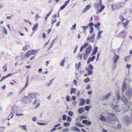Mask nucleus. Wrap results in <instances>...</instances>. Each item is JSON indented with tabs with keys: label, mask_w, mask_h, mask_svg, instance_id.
Listing matches in <instances>:
<instances>
[{
	"label": "nucleus",
	"mask_w": 132,
	"mask_h": 132,
	"mask_svg": "<svg viewBox=\"0 0 132 132\" xmlns=\"http://www.w3.org/2000/svg\"><path fill=\"white\" fill-rule=\"evenodd\" d=\"M121 99L123 102V103L125 104L126 105V106L127 107V108L125 110V111L126 112H127L128 110L130 108L129 105H127V104H128V101L127 100L126 97L124 96H122L121 98Z\"/></svg>",
	"instance_id": "1"
},
{
	"label": "nucleus",
	"mask_w": 132,
	"mask_h": 132,
	"mask_svg": "<svg viewBox=\"0 0 132 132\" xmlns=\"http://www.w3.org/2000/svg\"><path fill=\"white\" fill-rule=\"evenodd\" d=\"M28 96V98L30 101H31L32 98H35L36 97V94L35 93H34L29 94Z\"/></svg>",
	"instance_id": "2"
},
{
	"label": "nucleus",
	"mask_w": 132,
	"mask_h": 132,
	"mask_svg": "<svg viewBox=\"0 0 132 132\" xmlns=\"http://www.w3.org/2000/svg\"><path fill=\"white\" fill-rule=\"evenodd\" d=\"M92 36L90 37H88L87 38V40L89 41H91L93 43H94L95 40V34H93L92 35Z\"/></svg>",
	"instance_id": "3"
},
{
	"label": "nucleus",
	"mask_w": 132,
	"mask_h": 132,
	"mask_svg": "<svg viewBox=\"0 0 132 132\" xmlns=\"http://www.w3.org/2000/svg\"><path fill=\"white\" fill-rule=\"evenodd\" d=\"M126 94L128 97H130L132 96V90L131 88L128 89L126 91Z\"/></svg>",
	"instance_id": "4"
},
{
	"label": "nucleus",
	"mask_w": 132,
	"mask_h": 132,
	"mask_svg": "<svg viewBox=\"0 0 132 132\" xmlns=\"http://www.w3.org/2000/svg\"><path fill=\"white\" fill-rule=\"evenodd\" d=\"M113 62L115 63H117L118 60L119 59V56L118 55L115 54L114 56L113 57Z\"/></svg>",
	"instance_id": "5"
},
{
	"label": "nucleus",
	"mask_w": 132,
	"mask_h": 132,
	"mask_svg": "<svg viewBox=\"0 0 132 132\" xmlns=\"http://www.w3.org/2000/svg\"><path fill=\"white\" fill-rule=\"evenodd\" d=\"M91 46L90 45L86 49L85 51L86 53L88 54H89L91 52Z\"/></svg>",
	"instance_id": "6"
},
{
	"label": "nucleus",
	"mask_w": 132,
	"mask_h": 132,
	"mask_svg": "<svg viewBox=\"0 0 132 132\" xmlns=\"http://www.w3.org/2000/svg\"><path fill=\"white\" fill-rule=\"evenodd\" d=\"M111 95V93H109L105 96H103L101 98V100H105L109 98Z\"/></svg>",
	"instance_id": "7"
},
{
	"label": "nucleus",
	"mask_w": 132,
	"mask_h": 132,
	"mask_svg": "<svg viewBox=\"0 0 132 132\" xmlns=\"http://www.w3.org/2000/svg\"><path fill=\"white\" fill-rule=\"evenodd\" d=\"M112 9L113 10H114L117 9L119 8V4H113L111 6Z\"/></svg>",
	"instance_id": "8"
},
{
	"label": "nucleus",
	"mask_w": 132,
	"mask_h": 132,
	"mask_svg": "<svg viewBox=\"0 0 132 132\" xmlns=\"http://www.w3.org/2000/svg\"><path fill=\"white\" fill-rule=\"evenodd\" d=\"M125 30H123L121 31L119 34V36L123 38H124L126 37V33H125Z\"/></svg>",
	"instance_id": "9"
},
{
	"label": "nucleus",
	"mask_w": 132,
	"mask_h": 132,
	"mask_svg": "<svg viewBox=\"0 0 132 132\" xmlns=\"http://www.w3.org/2000/svg\"><path fill=\"white\" fill-rule=\"evenodd\" d=\"M126 89L127 87L126 86V83L124 82L122 85V92H124Z\"/></svg>",
	"instance_id": "10"
},
{
	"label": "nucleus",
	"mask_w": 132,
	"mask_h": 132,
	"mask_svg": "<svg viewBox=\"0 0 132 132\" xmlns=\"http://www.w3.org/2000/svg\"><path fill=\"white\" fill-rule=\"evenodd\" d=\"M81 101L79 103V105L80 106H82L86 102V100L84 99H80Z\"/></svg>",
	"instance_id": "11"
},
{
	"label": "nucleus",
	"mask_w": 132,
	"mask_h": 132,
	"mask_svg": "<svg viewBox=\"0 0 132 132\" xmlns=\"http://www.w3.org/2000/svg\"><path fill=\"white\" fill-rule=\"evenodd\" d=\"M71 130L72 131H80V129L74 126H73L71 127Z\"/></svg>",
	"instance_id": "12"
},
{
	"label": "nucleus",
	"mask_w": 132,
	"mask_h": 132,
	"mask_svg": "<svg viewBox=\"0 0 132 132\" xmlns=\"http://www.w3.org/2000/svg\"><path fill=\"white\" fill-rule=\"evenodd\" d=\"M95 56H93L92 58L91 57H89L87 61V63H89L90 61H93L95 59Z\"/></svg>",
	"instance_id": "13"
},
{
	"label": "nucleus",
	"mask_w": 132,
	"mask_h": 132,
	"mask_svg": "<svg viewBox=\"0 0 132 132\" xmlns=\"http://www.w3.org/2000/svg\"><path fill=\"white\" fill-rule=\"evenodd\" d=\"M30 55H35L36 54V51L34 50H29Z\"/></svg>",
	"instance_id": "14"
},
{
	"label": "nucleus",
	"mask_w": 132,
	"mask_h": 132,
	"mask_svg": "<svg viewBox=\"0 0 132 132\" xmlns=\"http://www.w3.org/2000/svg\"><path fill=\"white\" fill-rule=\"evenodd\" d=\"M22 101L23 102L27 103L29 101L28 98V96H24L22 99Z\"/></svg>",
	"instance_id": "15"
},
{
	"label": "nucleus",
	"mask_w": 132,
	"mask_h": 132,
	"mask_svg": "<svg viewBox=\"0 0 132 132\" xmlns=\"http://www.w3.org/2000/svg\"><path fill=\"white\" fill-rule=\"evenodd\" d=\"M123 120L125 122H129L130 120L129 117L126 115L123 118Z\"/></svg>",
	"instance_id": "16"
},
{
	"label": "nucleus",
	"mask_w": 132,
	"mask_h": 132,
	"mask_svg": "<svg viewBox=\"0 0 132 132\" xmlns=\"http://www.w3.org/2000/svg\"><path fill=\"white\" fill-rule=\"evenodd\" d=\"M15 109L16 108L15 107L14 108L13 106L12 107L11 109L12 111L11 112V113L9 115V116H10L11 115H12L13 114H14L15 112Z\"/></svg>",
	"instance_id": "17"
},
{
	"label": "nucleus",
	"mask_w": 132,
	"mask_h": 132,
	"mask_svg": "<svg viewBox=\"0 0 132 132\" xmlns=\"http://www.w3.org/2000/svg\"><path fill=\"white\" fill-rule=\"evenodd\" d=\"M98 48V47H94V50L93 52V54L94 55L97 52Z\"/></svg>",
	"instance_id": "18"
},
{
	"label": "nucleus",
	"mask_w": 132,
	"mask_h": 132,
	"mask_svg": "<svg viewBox=\"0 0 132 132\" xmlns=\"http://www.w3.org/2000/svg\"><path fill=\"white\" fill-rule=\"evenodd\" d=\"M29 46L28 45H26L24 46L22 49V50L24 51H26L28 49L29 47Z\"/></svg>",
	"instance_id": "19"
},
{
	"label": "nucleus",
	"mask_w": 132,
	"mask_h": 132,
	"mask_svg": "<svg viewBox=\"0 0 132 132\" xmlns=\"http://www.w3.org/2000/svg\"><path fill=\"white\" fill-rule=\"evenodd\" d=\"M119 108V106L118 105L115 106L113 108V109L114 111L118 110Z\"/></svg>",
	"instance_id": "20"
},
{
	"label": "nucleus",
	"mask_w": 132,
	"mask_h": 132,
	"mask_svg": "<svg viewBox=\"0 0 132 132\" xmlns=\"http://www.w3.org/2000/svg\"><path fill=\"white\" fill-rule=\"evenodd\" d=\"M101 23L100 22H98L96 24H94V26L96 29H98L97 28L99 27Z\"/></svg>",
	"instance_id": "21"
},
{
	"label": "nucleus",
	"mask_w": 132,
	"mask_h": 132,
	"mask_svg": "<svg viewBox=\"0 0 132 132\" xmlns=\"http://www.w3.org/2000/svg\"><path fill=\"white\" fill-rule=\"evenodd\" d=\"M19 126L20 127H22V129L26 131L27 130V129L26 127V125H19Z\"/></svg>",
	"instance_id": "22"
},
{
	"label": "nucleus",
	"mask_w": 132,
	"mask_h": 132,
	"mask_svg": "<svg viewBox=\"0 0 132 132\" xmlns=\"http://www.w3.org/2000/svg\"><path fill=\"white\" fill-rule=\"evenodd\" d=\"M84 111V110H83V107L80 108L78 110V112L80 114L82 113Z\"/></svg>",
	"instance_id": "23"
},
{
	"label": "nucleus",
	"mask_w": 132,
	"mask_h": 132,
	"mask_svg": "<svg viewBox=\"0 0 132 132\" xmlns=\"http://www.w3.org/2000/svg\"><path fill=\"white\" fill-rule=\"evenodd\" d=\"M38 26V25L37 23L35 24L32 28V30L33 31H35L37 28Z\"/></svg>",
	"instance_id": "24"
},
{
	"label": "nucleus",
	"mask_w": 132,
	"mask_h": 132,
	"mask_svg": "<svg viewBox=\"0 0 132 132\" xmlns=\"http://www.w3.org/2000/svg\"><path fill=\"white\" fill-rule=\"evenodd\" d=\"M100 119L102 121L105 122L106 121V119L105 117L104 116H101L100 118Z\"/></svg>",
	"instance_id": "25"
},
{
	"label": "nucleus",
	"mask_w": 132,
	"mask_h": 132,
	"mask_svg": "<svg viewBox=\"0 0 132 132\" xmlns=\"http://www.w3.org/2000/svg\"><path fill=\"white\" fill-rule=\"evenodd\" d=\"M76 89L75 88H73L71 87V90L70 91V94H72V93H75V92Z\"/></svg>",
	"instance_id": "26"
},
{
	"label": "nucleus",
	"mask_w": 132,
	"mask_h": 132,
	"mask_svg": "<svg viewBox=\"0 0 132 132\" xmlns=\"http://www.w3.org/2000/svg\"><path fill=\"white\" fill-rule=\"evenodd\" d=\"M88 54H87L86 53L84 54V55L83 57L84 60H86L87 59L88 57Z\"/></svg>",
	"instance_id": "27"
},
{
	"label": "nucleus",
	"mask_w": 132,
	"mask_h": 132,
	"mask_svg": "<svg viewBox=\"0 0 132 132\" xmlns=\"http://www.w3.org/2000/svg\"><path fill=\"white\" fill-rule=\"evenodd\" d=\"M65 62V58H64L61 61L60 63V65L61 66H63L64 65V63Z\"/></svg>",
	"instance_id": "28"
},
{
	"label": "nucleus",
	"mask_w": 132,
	"mask_h": 132,
	"mask_svg": "<svg viewBox=\"0 0 132 132\" xmlns=\"http://www.w3.org/2000/svg\"><path fill=\"white\" fill-rule=\"evenodd\" d=\"M54 79H52L50 80V82L46 84V85L48 86V87L49 86H50L52 84V81Z\"/></svg>",
	"instance_id": "29"
},
{
	"label": "nucleus",
	"mask_w": 132,
	"mask_h": 132,
	"mask_svg": "<svg viewBox=\"0 0 132 132\" xmlns=\"http://www.w3.org/2000/svg\"><path fill=\"white\" fill-rule=\"evenodd\" d=\"M130 57V56H128L125 57V62H127L129 60Z\"/></svg>",
	"instance_id": "30"
},
{
	"label": "nucleus",
	"mask_w": 132,
	"mask_h": 132,
	"mask_svg": "<svg viewBox=\"0 0 132 132\" xmlns=\"http://www.w3.org/2000/svg\"><path fill=\"white\" fill-rule=\"evenodd\" d=\"M81 65V62H79L78 64V65H77V64L76 63L75 64V66L77 67V70H78L80 67V66Z\"/></svg>",
	"instance_id": "31"
},
{
	"label": "nucleus",
	"mask_w": 132,
	"mask_h": 132,
	"mask_svg": "<svg viewBox=\"0 0 132 132\" xmlns=\"http://www.w3.org/2000/svg\"><path fill=\"white\" fill-rule=\"evenodd\" d=\"M30 52H29V51H28L27 52L25 55V56L26 57H30Z\"/></svg>",
	"instance_id": "32"
},
{
	"label": "nucleus",
	"mask_w": 132,
	"mask_h": 132,
	"mask_svg": "<svg viewBox=\"0 0 132 132\" xmlns=\"http://www.w3.org/2000/svg\"><path fill=\"white\" fill-rule=\"evenodd\" d=\"M91 107V106H86L85 107V109L87 111H88L89 109Z\"/></svg>",
	"instance_id": "33"
},
{
	"label": "nucleus",
	"mask_w": 132,
	"mask_h": 132,
	"mask_svg": "<svg viewBox=\"0 0 132 132\" xmlns=\"http://www.w3.org/2000/svg\"><path fill=\"white\" fill-rule=\"evenodd\" d=\"M88 67L91 70H92L94 69L93 66L90 64L88 65Z\"/></svg>",
	"instance_id": "34"
},
{
	"label": "nucleus",
	"mask_w": 132,
	"mask_h": 132,
	"mask_svg": "<svg viewBox=\"0 0 132 132\" xmlns=\"http://www.w3.org/2000/svg\"><path fill=\"white\" fill-rule=\"evenodd\" d=\"M105 7V6H104L102 5L101 7V8L98 11V12H99V13H100L101 11L104 9Z\"/></svg>",
	"instance_id": "35"
},
{
	"label": "nucleus",
	"mask_w": 132,
	"mask_h": 132,
	"mask_svg": "<svg viewBox=\"0 0 132 132\" xmlns=\"http://www.w3.org/2000/svg\"><path fill=\"white\" fill-rule=\"evenodd\" d=\"M90 80V79L88 77H87L84 80V82L86 83H87Z\"/></svg>",
	"instance_id": "36"
},
{
	"label": "nucleus",
	"mask_w": 132,
	"mask_h": 132,
	"mask_svg": "<svg viewBox=\"0 0 132 132\" xmlns=\"http://www.w3.org/2000/svg\"><path fill=\"white\" fill-rule=\"evenodd\" d=\"M123 25L124 26L125 28H126L127 26V25L129 23V21H127L125 23H123Z\"/></svg>",
	"instance_id": "37"
},
{
	"label": "nucleus",
	"mask_w": 132,
	"mask_h": 132,
	"mask_svg": "<svg viewBox=\"0 0 132 132\" xmlns=\"http://www.w3.org/2000/svg\"><path fill=\"white\" fill-rule=\"evenodd\" d=\"M81 27H82L83 29H85V30L83 32H85L86 30V29L87 28H88V26H81Z\"/></svg>",
	"instance_id": "38"
},
{
	"label": "nucleus",
	"mask_w": 132,
	"mask_h": 132,
	"mask_svg": "<svg viewBox=\"0 0 132 132\" xmlns=\"http://www.w3.org/2000/svg\"><path fill=\"white\" fill-rule=\"evenodd\" d=\"M93 73V71L91 70H89L87 72V74L88 76L92 74Z\"/></svg>",
	"instance_id": "39"
},
{
	"label": "nucleus",
	"mask_w": 132,
	"mask_h": 132,
	"mask_svg": "<svg viewBox=\"0 0 132 132\" xmlns=\"http://www.w3.org/2000/svg\"><path fill=\"white\" fill-rule=\"evenodd\" d=\"M3 32L6 35L7 34V32L4 27H3Z\"/></svg>",
	"instance_id": "40"
},
{
	"label": "nucleus",
	"mask_w": 132,
	"mask_h": 132,
	"mask_svg": "<svg viewBox=\"0 0 132 132\" xmlns=\"http://www.w3.org/2000/svg\"><path fill=\"white\" fill-rule=\"evenodd\" d=\"M73 114V113L72 111H69L68 112V114L70 116H72Z\"/></svg>",
	"instance_id": "41"
},
{
	"label": "nucleus",
	"mask_w": 132,
	"mask_h": 132,
	"mask_svg": "<svg viewBox=\"0 0 132 132\" xmlns=\"http://www.w3.org/2000/svg\"><path fill=\"white\" fill-rule=\"evenodd\" d=\"M119 18L122 21H124L125 19L124 17L121 15H120Z\"/></svg>",
	"instance_id": "42"
},
{
	"label": "nucleus",
	"mask_w": 132,
	"mask_h": 132,
	"mask_svg": "<svg viewBox=\"0 0 132 132\" xmlns=\"http://www.w3.org/2000/svg\"><path fill=\"white\" fill-rule=\"evenodd\" d=\"M63 125L65 127H68L69 125V123L67 122H65L63 123Z\"/></svg>",
	"instance_id": "43"
},
{
	"label": "nucleus",
	"mask_w": 132,
	"mask_h": 132,
	"mask_svg": "<svg viewBox=\"0 0 132 132\" xmlns=\"http://www.w3.org/2000/svg\"><path fill=\"white\" fill-rule=\"evenodd\" d=\"M71 120V118L69 116H68L67 119V121L68 122H70Z\"/></svg>",
	"instance_id": "44"
},
{
	"label": "nucleus",
	"mask_w": 132,
	"mask_h": 132,
	"mask_svg": "<svg viewBox=\"0 0 132 132\" xmlns=\"http://www.w3.org/2000/svg\"><path fill=\"white\" fill-rule=\"evenodd\" d=\"M13 93L12 92H11L10 93H9L7 95V96H13Z\"/></svg>",
	"instance_id": "45"
},
{
	"label": "nucleus",
	"mask_w": 132,
	"mask_h": 132,
	"mask_svg": "<svg viewBox=\"0 0 132 132\" xmlns=\"http://www.w3.org/2000/svg\"><path fill=\"white\" fill-rule=\"evenodd\" d=\"M77 125L79 126V127H84V126L81 124V123H77Z\"/></svg>",
	"instance_id": "46"
},
{
	"label": "nucleus",
	"mask_w": 132,
	"mask_h": 132,
	"mask_svg": "<svg viewBox=\"0 0 132 132\" xmlns=\"http://www.w3.org/2000/svg\"><path fill=\"white\" fill-rule=\"evenodd\" d=\"M94 25V24L92 22H90L89 25L88 26L90 28H93V26Z\"/></svg>",
	"instance_id": "47"
},
{
	"label": "nucleus",
	"mask_w": 132,
	"mask_h": 132,
	"mask_svg": "<svg viewBox=\"0 0 132 132\" xmlns=\"http://www.w3.org/2000/svg\"><path fill=\"white\" fill-rule=\"evenodd\" d=\"M38 101V99L36 98L32 103V104L33 105L36 104L37 102V101Z\"/></svg>",
	"instance_id": "48"
},
{
	"label": "nucleus",
	"mask_w": 132,
	"mask_h": 132,
	"mask_svg": "<svg viewBox=\"0 0 132 132\" xmlns=\"http://www.w3.org/2000/svg\"><path fill=\"white\" fill-rule=\"evenodd\" d=\"M88 44L87 43H86L85 44H84L83 46H82L83 48H85L86 47L88 46Z\"/></svg>",
	"instance_id": "49"
},
{
	"label": "nucleus",
	"mask_w": 132,
	"mask_h": 132,
	"mask_svg": "<svg viewBox=\"0 0 132 132\" xmlns=\"http://www.w3.org/2000/svg\"><path fill=\"white\" fill-rule=\"evenodd\" d=\"M5 128V127H0V131L3 132L4 131V129Z\"/></svg>",
	"instance_id": "50"
},
{
	"label": "nucleus",
	"mask_w": 132,
	"mask_h": 132,
	"mask_svg": "<svg viewBox=\"0 0 132 132\" xmlns=\"http://www.w3.org/2000/svg\"><path fill=\"white\" fill-rule=\"evenodd\" d=\"M67 116L66 115H64L62 116V119L63 120H65L66 119Z\"/></svg>",
	"instance_id": "51"
},
{
	"label": "nucleus",
	"mask_w": 132,
	"mask_h": 132,
	"mask_svg": "<svg viewBox=\"0 0 132 132\" xmlns=\"http://www.w3.org/2000/svg\"><path fill=\"white\" fill-rule=\"evenodd\" d=\"M41 18V17L40 16L38 15V14H36V15L35 16V19L36 20H37L38 18Z\"/></svg>",
	"instance_id": "52"
},
{
	"label": "nucleus",
	"mask_w": 132,
	"mask_h": 132,
	"mask_svg": "<svg viewBox=\"0 0 132 132\" xmlns=\"http://www.w3.org/2000/svg\"><path fill=\"white\" fill-rule=\"evenodd\" d=\"M3 68L4 70V72H5L6 71L7 68H6V65L3 66Z\"/></svg>",
	"instance_id": "53"
},
{
	"label": "nucleus",
	"mask_w": 132,
	"mask_h": 132,
	"mask_svg": "<svg viewBox=\"0 0 132 132\" xmlns=\"http://www.w3.org/2000/svg\"><path fill=\"white\" fill-rule=\"evenodd\" d=\"M88 122V120H83L82 121V123L84 124H86Z\"/></svg>",
	"instance_id": "54"
},
{
	"label": "nucleus",
	"mask_w": 132,
	"mask_h": 132,
	"mask_svg": "<svg viewBox=\"0 0 132 132\" xmlns=\"http://www.w3.org/2000/svg\"><path fill=\"white\" fill-rule=\"evenodd\" d=\"M24 114H22V113H16L15 114L16 116H21L24 115Z\"/></svg>",
	"instance_id": "55"
},
{
	"label": "nucleus",
	"mask_w": 132,
	"mask_h": 132,
	"mask_svg": "<svg viewBox=\"0 0 132 132\" xmlns=\"http://www.w3.org/2000/svg\"><path fill=\"white\" fill-rule=\"evenodd\" d=\"M66 99L67 101L69 102L70 101L69 97V96L68 95H67L66 96Z\"/></svg>",
	"instance_id": "56"
},
{
	"label": "nucleus",
	"mask_w": 132,
	"mask_h": 132,
	"mask_svg": "<svg viewBox=\"0 0 132 132\" xmlns=\"http://www.w3.org/2000/svg\"><path fill=\"white\" fill-rule=\"evenodd\" d=\"M121 127V126L120 124H118L117 126V128L118 129H120Z\"/></svg>",
	"instance_id": "57"
},
{
	"label": "nucleus",
	"mask_w": 132,
	"mask_h": 132,
	"mask_svg": "<svg viewBox=\"0 0 132 132\" xmlns=\"http://www.w3.org/2000/svg\"><path fill=\"white\" fill-rule=\"evenodd\" d=\"M70 0H68L67 1H66L64 3V5L65 6L67 5L69 3V1Z\"/></svg>",
	"instance_id": "58"
},
{
	"label": "nucleus",
	"mask_w": 132,
	"mask_h": 132,
	"mask_svg": "<svg viewBox=\"0 0 132 132\" xmlns=\"http://www.w3.org/2000/svg\"><path fill=\"white\" fill-rule=\"evenodd\" d=\"M90 6L89 5H87L86 6L85 8L87 10H89L90 8Z\"/></svg>",
	"instance_id": "59"
},
{
	"label": "nucleus",
	"mask_w": 132,
	"mask_h": 132,
	"mask_svg": "<svg viewBox=\"0 0 132 132\" xmlns=\"http://www.w3.org/2000/svg\"><path fill=\"white\" fill-rule=\"evenodd\" d=\"M37 123L39 125H43L45 124L43 123H40L39 122H37Z\"/></svg>",
	"instance_id": "60"
},
{
	"label": "nucleus",
	"mask_w": 132,
	"mask_h": 132,
	"mask_svg": "<svg viewBox=\"0 0 132 132\" xmlns=\"http://www.w3.org/2000/svg\"><path fill=\"white\" fill-rule=\"evenodd\" d=\"M76 26V24L75 23L74 25H73L72 27V28H71V30H72L73 29H74L75 28Z\"/></svg>",
	"instance_id": "61"
},
{
	"label": "nucleus",
	"mask_w": 132,
	"mask_h": 132,
	"mask_svg": "<svg viewBox=\"0 0 132 132\" xmlns=\"http://www.w3.org/2000/svg\"><path fill=\"white\" fill-rule=\"evenodd\" d=\"M90 34H91L93 31V28H90Z\"/></svg>",
	"instance_id": "62"
},
{
	"label": "nucleus",
	"mask_w": 132,
	"mask_h": 132,
	"mask_svg": "<svg viewBox=\"0 0 132 132\" xmlns=\"http://www.w3.org/2000/svg\"><path fill=\"white\" fill-rule=\"evenodd\" d=\"M73 84L75 85H77V81L76 80H74L73 81Z\"/></svg>",
	"instance_id": "63"
},
{
	"label": "nucleus",
	"mask_w": 132,
	"mask_h": 132,
	"mask_svg": "<svg viewBox=\"0 0 132 132\" xmlns=\"http://www.w3.org/2000/svg\"><path fill=\"white\" fill-rule=\"evenodd\" d=\"M65 7V6L63 5L62 6L60 7V10H63L64 9Z\"/></svg>",
	"instance_id": "64"
}]
</instances>
